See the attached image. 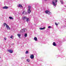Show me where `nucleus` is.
Segmentation results:
<instances>
[{
  "label": "nucleus",
  "mask_w": 66,
  "mask_h": 66,
  "mask_svg": "<svg viewBox=\"0 0 66 66\" xmlns=\"http://www.w3.org/2000/svg\"><path fill=\"white\" fill-rule=\"evenodd\" d=\"M57 2V0H54L52 1L53 5L54 6V7H55L56 5V2Z\"/></svg>",
  "instance_id": "f257e3e1"
},
{
  "label": "nucleus",
  "mask_w": 66,
  "mask_h": 66,
  "mask_svg": "<svg viewBox=\"0 0 66 66\" xmlns=\"http://www.w3.org/2000/svg\"><path fill=\"white\" fill-rule=\"evenodd\" d=\"M45 12L46 14H48V15H51V12L50 11H48V10H46L45 11Z\"/></svg>",
  "instance_id": "f03ea898"
},
{
  "label": "nucleus",
  "mask_w": 66,
  "mask_h": 66,
  "mask_svg": "<svg viewBox=\"0 0 66 66\" xmlns=\"http://www.w3.org/2000/svg\"><path fill=\"white\" fill-rule=\"evenodd\" d=\"M24 32H25V29H22L21 30H20V33H23Z\"/></svg>",
  "instance_id": "7ed1b4c3"
},
{
  "label": "nucleus",
  "mask_w": 66,
  "mask_h": 66,
  "mask_svg": "<svg viewBox=\"0 0 66 66\" xmlns=\"http://www.w3.org/2000/svg\"><path fill=\"white\" fill-rule=\"evenodd\" d=\"M7 51L10 52V53H12L13 52V51L11 49L10 50H7Z\"/></svg>",
  "instance_id": "20e7f679"
},
{
  "label": "nucleus",
  "mask_w": 66,
  "mask_h": 66,
  "mask_svg": "<svg viewBox=\"0 0 66 66\" xmlns=\"http://www.w3.org/2000/svg\"><path fill=\"white\" fill-rule=\"evenodd\" d=\"M6 28L7 29V30H11V28L7 25L6 26Z\"/></svg>",
  "instance_id": "39448f33"
},
{
  "label": "nucleus",
  "mask_w": 66,
  "mask_h": 66,
  "mask_svg": "<svg viewBox=\"0 0 66 66\" xmlns=\"http://www.w3.org/2000/svg\"><path fill=\"white\" fill-rule=\"evenodd\" d=\"M30 57L31 59H33L34 57V56L33 54H32L30 55Z\"/></svg>",
  "instance_id": "423d86ee"
},
{
  "label": "nucleus",
  "mask_w": 66,
  "mask_h": 66,
  "mask_svg": "<svg viewBox=\"0 0 66 66\" xmlns=\"http://www.w3.org/2000/svg\"><path fill=\"white\" fill-rule=\"evenodd\" d=\"M9 8V7L7 6H4L2 8L3 9H7Z\"/></svg>",
  "instance_id": "0eeeda50"
},
{
  "label": "nucleus",
  "mask_w": 66,
  "mask_h": 66,
  "mask_svg": "<svg viewBox=\"0 0 66 66\" xmlns=\"http://www.w3.org/2000/svg\"><path fill=\"white\" fill-rule=\"evenodd\" d=\"M52 44L54 46H56V43H55V42H53V43Z\"/></svg>",
  "instance_id": "6e6552de"
},
{
  "label": "nucleus",
  "mask_w": 66,
  "mask_h": 66,
  "mask_svg": "<svg viewBox=\"0 0 66 66\" xmlns=\"http://www.w3.org/2000/svg\"><path fill=\"white\" fill-rule=\"evenodd\" d=\"M27 18V17L25 16H24L23 17H22V19L24 20H26V18Z\"/></svg>",
  "instance_id": "1a4fd4ad"
},
{
  "label": "nucleus",
  "mask_w": 66,
  "mask_h": 66,
  "mask_svg": "<svg viewBox=\"0 0 66 66\" xmlns=\"http://www.w3.org/2000/svg\"><path fill=\"white\" fill-rule=\"evenodd\" d=\"M18 7H22V5L20 4H19V5H18Z\"/></svg>",
  "instance_id": "9d476101"
},
{
  "label": "nucleus",
  "mask_w": 66,
  "mask_h": 66,
  "mask_svg": "<svg viewBox=\"0 0 66 66\" xmlns=\"http://www.w3.org/2000/svg\"><path fill=\"white\" fill-rule=\"evenodd\" d=\"M26 21L27 22L29 21L30 20L29 18H27V17H26Z\"/></svg>",
  "instance_id": "9b49d317"
},
{
  "label": "nucleus",
  "mask_w": 66,
  "mask_h": 66,
  "mask_svg": "<svg viewBox=\"0 0 66 66\" xmlns=\"http://www.w3.org/2000/svg\"><path fill=\"white\" fill-rule=\"evenodd\" d=\"M28 9L31 10V5H29L28 7Z\"/></svg>",
  "instance_id": "f8f14e48"
},
{
  "label": "nucleus",
  "mask_w": 66,
  "mask_h": 66,
  "mask_svg": "<svg viewBox=\"0 0 66 66\" xmlns=\"http://www.w3.org/2000/svg\"><path fill=\"white\" fill-rule=\"evenodd\" d=\"M27 12L28 14H30L31 12V10H28Z\"/></svg>",
  "instance_id": "ddd939ff"
},
{
  "label": "nucleus",
  "mask_w": 66,
  "mask_h": 66,
  "mask_svg": "<svg viewBox=\"0 0 66 66\" xmlns=\"http://www.w3.org/2000/svg\"><path fill=\"white\" fill-rule=\"evenodd\" d=\"M34 39L35 40V41H37V38L36 37H34Z\"/></svg>",
  "instance_id": "4468645a"
},
{
  "label": "nucleus",
  "mask_w": 66,
  "mask_h": 66,
  "mask_svg": "<svg viewBox=\"0 0 66 66\" xmlns=\"http://www.w3.org/2000/svg\"><path fill=\"white\" fill-rule=\"evenodd\" d=\"M40 30H44V29H46V28L45 27H44L43 28H39Z\"/></svg>",
  "instance_id": "2eb2a0df"
},
{
  "label": "nucleus",
  "mask_w": 66,
  "mask_h": 66,
  "mask_svg": "<svg viewBox=\"0 0 66 66\" xmlns=\"http://www.w3.org/2000/svg\"><path fill=\"white\" fill-rule=\"evenodd\" d=\"M17 36H18V37H19V38H20V36H21V34H18L17 35Z\"/></svg>",
  "instance_id": "dca6fc26"
},
{
  "label": "nucleus",
  "mask_w": 66,
  "mask_h": 66,
  "mask_svg": "<svg viewBox=\"0 0 66 66\" xmlns=\"http://www.w3.org/2000/svg\"><path fill=\"white\" fill-rule=\"evenodd\" d=\"M3 25H4V27H5V26H7V24H6V23H4L3 24Z\"/></svg>",
  "instance_id": "f3484780"
},
{
  "label": "nucleus",
  "mask_w": 66,
  "mask_h": 66,
  "mask_svg": "<svg viewBox=\"0 0 66 66\" xmlns=\"http://www.w3.org/2000/svg\"><path fill=\"white\" fill-rule=\"evenodd\" d=\"M9 18L10 19H14L13 18H12V17L11 16H10Z\"/></svg>",
  "instance_id": "a211bd4d"
},
{
  "label": "nucleus",
  "mask_w": 66,
  "mask_h": 66,
  "mask_svg": "<svg viewBox=\"0 0 66 66\" xmlns=\"http://www.w3.org/2000/svg\"><path fill=\"white\" fill-rule=\"evenodd\" d=\"M27 34L26 33L24 35V36L26 37H27Z\"/></svg>",
  "instance_id": "6ab92c4d"
},
{
  "label": "nucleus",
  "mask_w": 66,
  "mask_h": 66,
  "mask_svg": "<svg viewBox=\"0 0 66 66\" xmlns=\"http://www.w3.org/2000/svg\"><path fill=\"white\" fill-rule=\"evenodd\" d=\"M22 14H27V12H26L25 11H24L22 13Z\"/></svg>",
  "instance_id": "aec40b11"
},
{
  "label": "nucleus",
  "mask_w": 66,
  "mask_h": 66,
  "mask_svg": "<svg viewBox=\"0 0 66 66\" xmlns=\"http://www.w3.org/2000/svg\"><path fill=\"white\" fill-rule=\"evenodd\" d=\"M26 61H27V62H30V59H27Z\"/></svg>",
  "instance_id": "412c9836"
},
{
  "label": "nucleus",
  "mask_w": 66,
  "mask_h": 66,
  "mask_svg": "<svg viewBox=\"0 0 66 66\" xmlns=\"http://www.w3.org/2000/svg\"><path fill=\"white\" fill-rule=\"evenodd\" d=\"M28 53H29V52H28V51H26L25 52L26 54H27Z\"/></svg>",
  "instance_id": "4be33fe9"
},
{
  "label": "nucleus",
  "mask_w": 66,
  "mask_h": 66,
  "mask_svg": "<svg viewBox=\"0 0 66 66\" xmlns=\"http://www.w3.org/2000/svg\"><path fill=\"white\" fill-rule=\"evenodd\" d=\"M60 2L62 4H63V1H61Z\"/></svg>",
  "instance_id": "5701e85b"
},
{
  "label": "nucleus",
  "mask_w": 66,
  "mask_h": 66,
  "mask_svg": "<svg viewBox=\"0 0 66 66\" xmlns=\"http://www.w3.org/2000/svg\"><path fill=\"white\" fill-rule=\"evenodd\" d=\"M13 36H11L10 37V38H12V39H13Z\"/></svg>",
  "instance_id": "b1692460"
},
{
  "label": "nucleus",
  "mask_w": 66,
  "mask_h": 66,
  "mask_svg": "<svg viewBox=\"0 0 66 66\" xmlns=\"http://www.w3.org/2000/svg\"><path fill=\"white\" fill-rule=\"evenodd\" d=\"M51 28V26H49L48 27V28L50 29V28Z\"/></svg>",
  "instance_id": "393cba45"
},
{
  "label": "nucleus",
  "mask_w": 66,
  "mask_h": 66,
  "mask_svg": "<svg viewBox=\"0 0 66 66\" xmlns=\"http://www.w3.org/2000/svg\"><path fill=\"white\" fill-rule=\"evenodd\" d=\"M55 25H56V26H57V25H58V24L56 23H55Z\"/></svg>",
  "instance_id": "a878e982"
},
{
  "label": "nucleus",
  "mask_w": 66,
  "mask_h": 66,
  "mask_svg": "<svg viewBox=\"0 0 66 66\" xmlns=\"http://www.w3.org/2000/svg\"><path fill=\"white\" fill-rule=\"evenodd\" d=\"M4 39H5V40H6V38H4Z\"/></svg>",
  "instance_id": "bb28decb"
},
{
  "label": "nucleus",
  "mask_w": 66,
  "mask_h": 66,
  "mask_svg": "<svg viewBox=\"0 0 66 66\" xmlns=\"http://www.w3.org/2000/svg\"><path fill=\"white\" fill-rule=\"evenodd\" d=\"M21 59H24V57H21Z\"/></svg>",
  "instance_id": "cd10ccee"
},
{
  "label": "nucleus",
  "mask_w": 66,
  "mask_h": 66,
  "mask_svg": "<svg viewBox=\"0 0 66 66\" xmlns=\"http://www.w3.org/2000/svg\"><path fill=\"white\" fill-rule=\"evenodd\" d=\"M45 1H47V0H44Z\"/></svg>",
  "instance_id": "c85d7f7f"
},
{
  "label": "nucleus",
  "mask_w": 66,
  "mask_h": 66,
  "mask_svg": "<svg viewBox=\"0 0 66 66\" xmlns=\"http://www.w3.org/2000/svg\"><path fill=\"white\" fill-rule=\"evenodd\" d=\"M12 45H14V43L12 44Z\"/></svg>",
  "instance_id": "c756f323"
},
{
  "label": "nucleus",
  "mask_w": 66,
  "mask_h": 66,
  "mask_svg": "<svg viewBox=\"0 0 66 66\" xmlns=\"http://www.w3.org/2000/svg\"><path fill=\"white\" fill-rule=\"evenodd\" d=\"M1 58V57H0V59Z\"/></svg>",
  "instance_id": "7c9ffc66"
},
{
  "label": "nucleus",
  "mask_w": 66,
  "mask_h": 66,
  "mask_svg": "<svg viewBox=\"0 0 66 66\" xmlns=\"http://www.w3.org/2000/svg\"><path fill=\"white\" fill-rule=\"evenodd\" d=\"M65 7H66V6H65Z\"/></svg>",
  "instance_id": "2f4dec72"
}]
</instances>
